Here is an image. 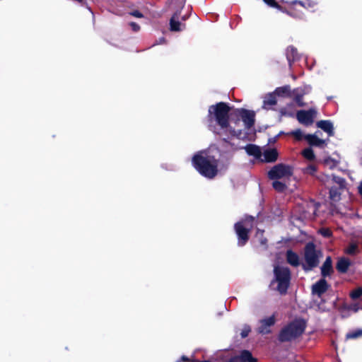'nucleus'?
Wrapping results in <instances>:
<instances>
[{"mask_svg":"<svg viewBox=\"0 0 362 362\" xmlns=\"http://www.w3.org/2000/svg\"><path fill=\"white\" fill-rule=\"evenodd\" d=\"M230 107L228 104L220 102L209 107L207 119L209 129L223 139L222 151L226 153L238 150V145L232 141L234 139L243 138L241 129H235L229 120Z\"/></svg>","mask_w":362,"mask_h":362,"instance_id":"obj_1","label":"nucleus"},{"mask_svg":"<svg viewBox=\"0 0 362 362\" xmlns=\"http://www.w3.org/2000/svg\"><path fill=\"white\" fill-rule=\"evenodd\" d=\"M192 163L194 168L207 178L214 177L218 173V161L211 154V150L198 152L193 156Z\"/></svg>","mask_w":362,"mask_h":362,"instance_id":"obj_2","label":"nucleus"},{"mask_svg":"<svg viewBox=\"0 0 362 362\" xmlns=\"http://www.w3.org/2000/svg\"><path fill=\"white\" fill-rule=\"evenodd\" d=\"M317 178L329 189V197L332 202H337L341 199V192L346 187V181L343 177L320 174Z\"/></svg>","mask_w":362,"mask_h":362,"instance_id":"obj_3","label":"nucleus"},{"mask_svg":"<svg viewBox=\"0 0 362 362\" xmlns=\"http://www.w3.org/2000/svg\"><path fill=\"white\" fill-rule=\"evenodd\" d=\"M305 327L304 320L296 319L282 328L279 334V340L281 342L294 341L302 335Z\"/></svg>","mask_w":362,"mask_h":362,"instance_id":"obj_4","label":"nucleus"},{"mask_svg":"<svg viewBox=\"0 0 362 362\" xmlns=\"http://www.w3.org/2000/svg\"><path fill=\"white\" fill-rule=\"evenodd\" d=\"M274 279L272 285L277 284L276 289L280 293H286L290 284L291 272L288 267L275 266L274 268Z\"/></svg>","mask_w":362,"mask_h":362,"instance_id":"obj_5","label":"nucleus"},{"mask_svg":"<svg viewBox=\"0 0 362 362\" xmlns=\"http://www.w3.org/2000/svg\"><path fill=\"white\" fill-rule=\"evenodd\" d=\"M254 218L246 216L245 219L235 224V230L238 236V245L240 247L245 245L249 239L248 233L252 227Z\"/></svg>","mask_w":362,"mask_h":362,"instance_id":"obj_6","label":"nucleus"},{"mask_svg":"<svg viewBox=\"0 0 362 362\" xmlns=\"http://www.w3.org/2000/svg\"><path fill=\"white\" fill-rule=\"evenodd\" d=\"M293 174V167L284 163H279L273 166L268 172L271 180H289Z\"/></svg>","mask_w":362,"mask_h":362,"instance_id":"obj_7","label":"nucleus"},{"mask_svg":"<svg viewBox=\"0 0 362 362\" xmlns=\"http://www.w3.org/2000/svg\"><path fill=\"white\" fill-rule=\"evenodd\" d=\"M320 252L315 249V245L313 243H308L305 247V261L303 265L305 270H311L316 267L319 264V257Z\"/></svg>","mask_w":362,"mask_h":362,"instance_id":"obj_8","label":"nucleus"},{"mask_svg":"<svg viewBox=\"0 0 362 362\" xmlns=\"http://www.w3.org/2000/svg\"><path fill=\"white\" fill-rule=\"evenodd\" d=\"M312 90V87L310 85H304L303 86L296 88L292 90L291 98L299 107L305 105L303 101V98L305 95L309 94Z\"/></svg>","mask_w":362,"mask_h":362,"instance_id":"obj_9","label":"nucleus"},{"mask_svg":"<svg viewBox=\"0 0 362 362\" xmlns=\"http://www.w3.org/2000/svg\"><path fill=\"white\" fill-rule=\"evenodd\" d=\"M317 111L313 108L308 110H299L296 113V117L300 123L308 126L313 123Z\"/></svg>","mask_w":362,"mask_h":362,"instance_id":"obj_10","label":"nucleus"},{"mask_svg":"<svg viewBox=\"0 0 362 362\" xmlns=\"http://www.w3.org/2000/svg\"><path fill=\"white\" fill-rule=\"evenodd\" d=\"M276 322L275 315L264 317L259 320V327H257V332L262 334H267L272 332V327L274 325Z\"/></svg>","mask_w":362,"mask_h":362,"instance_id":"obj_11","label":"nucleus"},{"mask_svg":"<svg viewBox=\"0 0 362 362\" xmlns=\"http://www.w3.org/2000/svg\"><path fill=\"white\" fill-rule=\"evenodd\" d=\"M237 114L242 119L246 129H250L254 125L255 114L253 111L240 109Z\"/></svg>","mask_w":362,"mask_h":362,"instance_id":"obj_12","label":"nucleus"},{"mask_svg":"<svg viewBox=\"0 0 362 362\" xmlns=\"http://www.w3.org/2000/svg\"><path fill=\"white\" fill-rule=\"evenodd\" d=\"M328 288L327 282L325 278H322L312 286V293L321 298L322 295L327 291Z\"/></svg>","mask_w":362,"mask_h":362,"instance_id":"obj_13","label":"nucleus"},{"mask_svg":"<svg viewBox=\"0 0 362 362\" xmlns=\"http://www.w3.org/2000/svg\"><path fill=\"white\" fill-rule=\"evenodd\" d=\"M238 149L242 148V147L240 146H238ZM243 148L245 149L247 155L253 156L256 159H261L262 152L258 146L255 144H247L243 147Z\"/></svg>","mask_w":362,"mask_h":362,"instance_id":"obj_14","label":"nucleus"},{"mask_svg":"<svg viewBox=\"0 0 362 362\" xmlns=\"http://www.w3.org/2000/svg\"><path fill=\"white\" fill-rule=\"evenodd\" d=\"M305 139L311 146L324 147L326 145V140L321 139L318 137V132L313 134H306Z\"/></svg>","mask_w":362,"mask_h":362,"instance_id":"obj_15","label":"nucleus"},{"mask_svg":"<svg viewBox=\"0 0 362 362\" xmlns=\"http://www.w3.org/2000/svg\"><path fill=\"white\" fill-rule=\"evenodd\" d=\"M321 274L323 278H325L327 276H330L333 272V267H332V261L329 256H328L323 264L322 265L321 268Z\"/></svg>","mask_w":362,"mask_h":362,"instance_id":"obj_16","label":"nucleus"},{"mask_svg":"<svg viewBox=\"0 0 362 362\" xmlns=\"http://www.w3.org/2000/svg\"><path fill=\"white\" fill-rule=\"evenodd\" d=\"M317 127L325 132L329 136L334 134L333 124L329 120H320L317 122Z\"/></svg>","mask_w":362,"mask_h":362,"instance_id":"obj_17","label":"nucleus"},{"mask_svg":"<svg viewBox=\"0 0 362 362\" xmlns=\"http://www.w3.org/2000/svg\"><path fill=\"white\" fill-rule=\"evenodd\" d=\"M264 159H261L262 161L267 163H272L277 160L279 153L275 148H267L262 153Z\"/></svg>","mask_w":362,"mask_h":362,"instance_id":"obj_18","label":"nucleus"},{"mask_svg":"<svg viewBox=\"0 0 362 362\" xmlns=\"http://www.w3.org/2000/svg\"><path fill=\"white\" fill-rule=\"evenodd\" d=\"M276 104V95L274 93H270L264 97L262 108L265 110H271Z\"/></svg>","mask_w":362,"mask_h":362,"instance_id":"obj_19","label":"nucleus"},{"mask_svg":"<svg viewBox=\"0 0 362 362\" xmlns=\"http://www.w3.org/2000/svg\"><path fill=\"white\" fill-rule=\"evenodd\" d=\"M180 13H175L170 21V29L171 31H180L183 25L179 21Z\"/></svg>","mask_w":362,"mask_h":362,"instance_id":"obj_20","label":"nucleus"},{"mask_svg":"<svg viewBox=\"0 0 362 362\" xmlns=\"http://www.w3.org/2000/svg\"><path fill=\"white\" fill-rule=\"evenodd\" d=\"M351 264V262L349 259L345 257H341L338 259L336 265L337 271L340 273H346Z\"/></svg>","mask_w":362,"mask_h":362,"instance_id":"obj_21","label":"nucleus"},{"mask_svg":"<svg viewBox=\"0 0 362 362\" xmlns=\"http://www.w3.org/2000/svg\"><path fill=\"white\" fill-rule=\"evenodd\" d=\"M287 262L293 267H298L300 264V259L298 255L292 250L286 252Z\"/></svg>","mask_w":362,"mask_h":362,"instance_id":"obj_22","label":"nucleus"},{"mask_svg":"<svg viewBox=\"0 0 362 362\" xmlns=\"http://www.w3.org/2000/svg\"><path fill=\"white\" fill-rule=\"evenodd\" d=\"M274 93L281 97H291L292 95V90L290 86H284L276 88Z\"/></svg>","mask_w":362,"mask_h":362,"instance_id":"obj_23","label":"nucleus"},{"mask_svg":"<svg viewBox=\"0 0 362 362\" xmlns=\"http://www.w3.org/2000/svg\"><path fill=\"white\" fill-rule=\"evenodd\" d=\"M286 58L291 64V62H294L295 60L299 58L297 49L293 46H290L286 49Z\"/></svg>","mask_w":362,"mask_h":362,"instance_id":"obj_24","label":"nucleus"},{"mask_svg":"<svg viewBox=\"0 0 362 362\" xmlns=\"http://www.w3.org/2000/svg\"><path fill=\"white\" fill-rule=\"evenodd\" d=\"M236 357H239L240 362H257V360L252 357L251 353L247 350L243 351L240 356Z\"/></svg>","mask_w":362,"mask_h":362,"instance_id":"obj_25","label":"nucleus"},{"mask_svg":"<svg viewBox=\"0 0 362 362\" xmlns=\"http://www.w3.org/2000/svg\"><path fill=\"white\" fill-rule=\"evenodd\" d=\"M273 180L272 186L277 192H284L286 189L287 185L285 182L279 181V180Z\"/></svg>","mask_w":362,"mask_h":362,"instance_id":"obj_26","label":"nucleus"},{"mask_svg":"<svg viewBox=\"0 0 362 362\" xmlns=\"http://www.w3.org/2000/svg\"><path fill=\"white\" fill-rule=\"evenodd\" d=\"M362 337V329L350 331L346 335L347 339H355Z\"/></svg>","mask_w":362,"mask_h":362,"instance_id":"obj_27","label":"nucleus"},{"mask_svg":"<svg viewBox=\"0 0 362 362\" xmlns=\"http://www.w3.org/2000/svg\"><path fill=\"white\" fill-rule=\"evenodd\" d=\"M358 245L356 243H351L346 249L345 252L350 255H354L358 253Z\"/></svg>","mask_w":362,"mask_h":362,"instance_id":"obj_28","label":"nucleus"},{"mask_svg":"<svg viewBox=\"0 0 362 362\" xmlns=\"http://www.w3.org/2000/svg\"><path fill=\"white\" fill-rule=\"evenodd\" d=\"M293 4L294 5H296V4H298L300 5L302 8H304L305 9H311L314 7V3H312L310 1H305V2H303V1H294L292 2Z\"/></svg>","mask_w":362,"mask_h":362,"instance_id":"obj_29","label":"nucleus"},{"mask_svg":"<svg viewBox=\"0 0 362 362\" xmlns=\"http://www.w3.org/2000/svg\"><path fill=\"white\" fill-rule=\"evenodd\" d=\"M303 156L308 160H312L315 158V154L311 148H305L302 152Z\"/></svg>","mask_w":362,"mask_h":362,"instance_id":"obj_30","label":"nucleus"},{"mask_svg":"<svg viewBox=\"0 0 362 362\" xmlns=\"http://www.w3.org/2000/svg\"><path fill=\"white\" fill-rule=\"evenodd\" d=\"M263 233H264L263 230L257 229L256 235H255V238L257 239H258V240L261 245H264L267 243V239L262 237Z\"/></svg>","mask_w":362,"mask_h":362,"instance_id":"obj_31","label":"nucleus"},{"mask_svg":"<svg viewBox=\"0 0 362 362\" xmlns=\"http://www.w3.org/2000/svg\"><path fill=\"white\" fill-rule=\"evenodd\" d=\"M362 296V288L361 287H358V288L352 291L351 293H350V297L353 299V300H355L356 298H358L359 297H361Z\"/></svg>","mask_w":362,"mask_h":362,"instance_id":"obj_32","label":"nucleus"},{"mask_svg":"<svg viewBox=\"0 0 362 362\" xmlns=\"http://www.w3.org/2000/svg\"><path fill=\"white\" fill-rule=\"evenodd\" d=\"M317 171L316 167L313 165H310L303 169V173L305 174L314 175Z\"/></svg>","mask_w":362,"mask_h":362,"instance_id":"obj_33","label":"nucleus"},{"mask_svg":"<svg viewBox=\"0 0 362 362\" xmlns=\"http://www.w3.org/2000/svg\"><path fill=\"white\" fill-rule=\"evenodd\" d=\"M347 309L354 313H357L358 310H362V305H360L358 303H354L348 305Z\"/></svg>","mask_w":362,"mask_h":362,"instance_id":"obj_34","label":"nucleus"},{"mask_svg":"<svg viewBox=\"0 0 362 362\" xmlns=\"http://www.w3.org/2000/svg\"><path fill=\"white\" fill-rule=\"evenodd\" d=\"M291 134L293 135L297 140H301L303 138L305 139V136L303 135V132L300 129H296L291 132Z\"/></svg>","mask_w":362,"mask_h":362,"instance_id":"obj_35","label":"nucleus"},{"mask_svg":"<svg viewBox=\"0 0 362 362\" xmlns=\"http://www.w3.org/2000/svg\"><path fill=\"white\" fill-rule=\"evenodd\" d=\"M267 5L270 7L276 8L279 10H281V6L276 2L275 0H262Z\"/></svg>","mask_w":362,"mask_h":362,"instance_id":"obj_36","label":"nucleus"},{"mask_svg":"<svg viewBox=\"0 0 362 362\" xmlns=\"http://www.w3.org/2000/svg\"><path fill=\"white\" fill-rule=\"evenodd\" d=\"M250 331H251V329H250V326L245 325L241 331V333H240L241 337L243 338L247 337L249 333L250 332Z\"/></svg>","mask_w":362,"mask_h":362,"instance_id":"obj_37","label":"nucleus"},{"mask_svg":"<svg viewBox=\"0 0 362 362\" xmlns=\"http://www.w3.org/2000/svg\"><path fill=\"white\" fill-rule=\"evenodd\" d=\"M320 233H321V235H322L324 237H326V238H328V237L331 236V235H332L331 230L328 228H322L320 230Z\"/></svg>","mask_w":362,"mask_h":362,"instance_id":"obj_38","label":"nucleus"},{"mask_svg":"<svg viewBox=\"0 0 362 362\" xmlns=\"http://www.w3.org/2000/svg\"><path fill=\"white\" fill-rule=\"evenodd\" d=\"M130 26L132 29L135 32H137L140 30V26L134 22L130 23Z\"/></svg>","mask_w":362,"mask_h":362,"instance_id":"obj_39","label":"nucleus"},{"mask_svg":"<svg viewBox=\"0 0 362 362\" xmlns=\"http://www.w3.org/2000/svg\"><path fill=\"white\" fill-rule=\"evenodd\" d=\"M130 14L136 18H142L144 16L143 14L139 11H134L131 12Z\"/></svg>","mask_w":362,"mask_h":362,"instance_id":"obj_40","label":"nucleus"},{"mask_svg":"<svg viewBox=\"0 0 362 362\" xmlns=\"http://www.w3.org/2000/svg\"><path fill=\"white\" fill-rule=\"evenodd\" d=\"M325 164L327 165H329L330 166V168H332L333 166H334L336 164L334 163V161L329 158L328 159H326L325 160Z\"/></svg>","mask_w":362,"mask_h":362,"instance_id":"obj_41","label":"nucleus"},{"mask_svg":"<svg viewBox=\"0 0 362 362\" xmlns=\"http://www.w3.org/2000/svg\"><path fill=\"white\" fill-rule=\"evenodd\" d=\"M318 309L321 311H326L329 310L328 308H326L325 306H321L320 305H318Z\"/></svg>","mask_w":362,"mask_h":362,"instance_id":"obj_42","label":"nucleus"},{"mask_svg":"<svg viewBox=\"0 0 362 362\" xmlns=\"http://www.w3.org/2000/svg\"><path fill=\"white\" fill-rule=\"evenodd\" d=\"M358 192L362 195V181L361 182V183L358 186Z\"/></svg>","mask_w":362,"mask_h":362,"instance_id":"obj_43","label":"nucleus"},{"mask_svg":"<svg viewBox=\"0 0 362 362\" xmlns=\"http://www.w3.org/2000/svg\"><path fill=\"white\" fill-rule=\"evenodd\" d=\"M164 42H165V38L160 37L156 44H161V43H163Z\"/></svg>","mask_w":362,"mask_h":362,"instance_id":"obj_44","label":"nucleus"}]
</instances>
